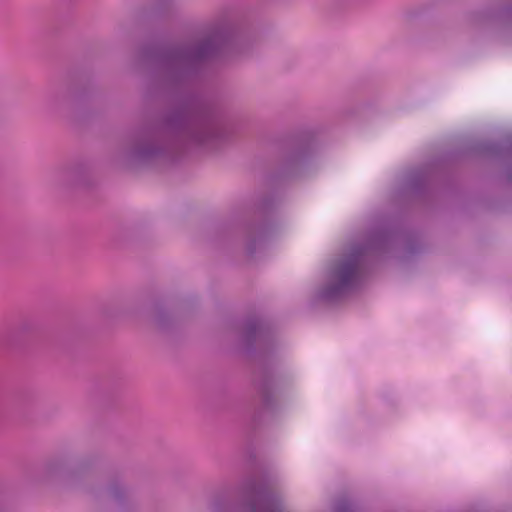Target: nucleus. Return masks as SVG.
I'll list each match as a JSON object with an SVG mask.
<instances>
[{
	"instance_id": "nucleus-1",
	"label": "nucleus",
	"mask_w": 512,
	"mask_h": 512,
	"mask_svg": "<svg viewBox=\"0 0 512 512\" xmlns=\"http://www.w3.org/2000/svg\"><path fill=\"white\" fill-rule=\"evenodd\" d=\"M264 497V487L258 481L248 479L236 488L233 500L228 499L224 493L215 495L212 500V508L216 512H232L234 510L256 512Z\"/></svg>"
},
{
	"instance_id": "nucleus-2",
	"label": "nucleus",
	"mask_w": 512,
	"mask_h": 512,
	"mask_svg": "<svg viewBox=\"0 0 512 512\" xmlns=\"http://www.w3.org/2000/svg\"><path fill=\"white\" fill-rule=\"evenodd\" d=\"M45 473L47 476L53 478L58 476H66L69 474V470L63 460L54 459L45 465Z\"/></svg>"
},
{
	"instance_id": "nucleus-3",
	"label": "nucleus",
	"mask_w": 512,
	"mask_h": 512,
	"mask_svg": "<svg viewBox=\"0 0 512 512\" xmlns=\"http://www.w3.org/2000/svg\"><path fill=\"white\" fill-rule=\"evenodd\" d=\"M357 267L354 264L346 265L341 270V279L344 283L349 282L356 274Z\"/></svg>"
}]
</instances>
